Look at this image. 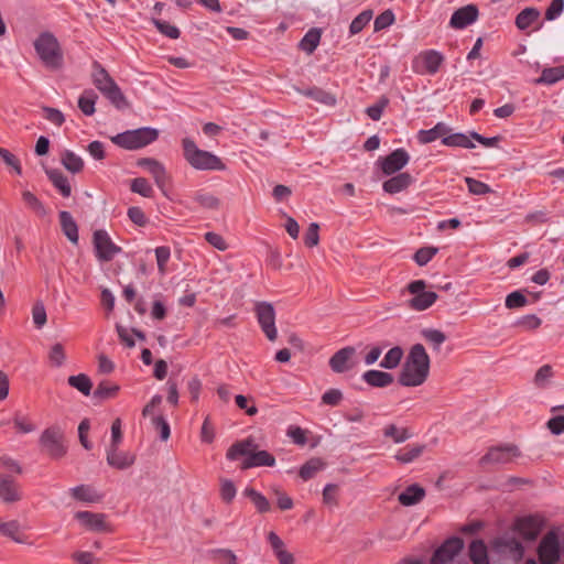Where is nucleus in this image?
I'll list each match as a JSON object with an SVG mask.
<instances>
[{
    "instance_id": "45",
    "label": "nucleus",
    "mask_w": 564,
    "mask_h": 564,
    "mask_svg": "<svg viewBox=\"0 0 564 564\" xmlns=\"http://www.w3.org/2000/svg\"><path fill=\"white\" fill-rule=\"evenodd\" d=\"M372 19V11L365 10L359 13L350 23L349 32L351 35L358 34Z\"/></svg>"
},
{
    "instance_id": "26",
    "label": "nucleus",
    "mask_w": 564,
    "mask_h": 564,
    "mask_svg": "<svg viewBox=\"0 0 564 564\" xmlns=\"http://www.w3.org/2000/svg\"><path fill=\"white\" fill-rule=\"evenodd\" d=\"M362 379L372 387L383 388L393 382V376L380 370H368L362 375Z\"/></svg>"
},
{
    "instance_id": "22",
    "label": "nucleus",
    "mask_w": 564,
    "mask_h": 564,
    "mask_svg": "<svg viewBox=\"0 0 564 564\" xmlns=\"http://www.w3.org/2000/svg\"><path fill=\"white\" fill-rule=\"evenodd\" d=\"M519 455L518 448L514 446H499L491 448L482 458L487 463L505 464Z\"/></svg>"
},
{
    "instance_id": "17",
    "label": "nucleus",
    "mask_w": 564,
    "mask_h": 564,
    "mask_svg": "<svg viewBox=\"0 0 564 564\" xmlns=\"http://www.w3.org/2000/svg\"><path fill=\"white\" fill-rule=\"evenodd\" d=\"M478 18V8L475 4H467L457 9L451 20L449 25L453 29H464L474 23Z\"/></svg>"
},
{
    "instance_id": "13",
    "label": "nucleus",
    "mask_w": 564,
    "mask_h": 564,
    "mask_svg": "<svg viewBox=\"0 0 564 564\" xmlns=\"http://www.w3.org/2000/svg\"><path fill=\"white\" fill-rule=\"evenodd\" d=\"M443 62V56L433 50L422 52L413 62L417 74H435Z\"/></svg>"
},
{
    "instance_id": "50",
    "label": "nucleus",
    "mask_w": 564,
    "mask_h": 564,
    "mask_svg": "<svg viewBox=\"0 0 564 564\" xmlns=\"http://www.w3.org/2000/svg\"><path fill=\"white\" fill-rule=\"evenodd\" d=\"M131 191L140 194L143 197H152V195H153L152 186L143 177H137L132 181Z\"/></svg>"
},
{
    "instance_id": "18",
    "label": "nucleus",
    "mask_w": 564,
    "mask_h": 564,
    "mask_svg": "<svg viewBox=\"0 0 564 564\" xmlns=\"http://www.w3.org/2000/svg\"><path fill=\"white\" fill-rule=\"evenodd\" d=\"M355 354L356 349L354 347H345L338 350L329 360V366L333 371L341 373L350 370L355 365Z\"/></svg>"
},
{
    "instance_id": "40",
    "label": "nucleus",
    "mask_w": 564,
    "mask_h": 564,
    "mask_svg": "<svg viewBox=\"0 0 564 564\" xmlns=\"http://www.w3.org/2000/svg\"><path fill=\"white\" fill-rule=\"evenodd\" d=\"M301 93L304 96H307V97H310L321 104L327 105V106H333L336 102V99L332 94H329L321 88H317V87H314V88H311L307 90H301Z\"/></svg>"
},
{
    "instance_id": "37",
    "label": "nucleus",
    "mask_w": 564,
    "mask_h": 564,
    "mask_svg": "<svg viewBox=\"0 0 564 564\" xmlns=\"http://www.w3.org/2000/svg\"><path fill=\"white\" fill-rule=\"evenodd\" d=\"M0 534L11 538L18 543L24 542L23 533L20 529V524L17 521H0Z\"/></svg>"
},
{
    "instance_id": "10",
    "label": "nucleus",
    "mask_w": 564,
    "mask_h": 564,
    "mask_svg": "<svg viewBox=\"0 0 564 564\" xmlns=\"http://www.w3.org/2000/svg\"><path fill=\"white\" fill-rule=\"evenodd\" d=\"M254 312L262 332L269 340L274 341L278 337V332L275 327V312L272 304L259 302L256 304Z\"/></svg>"
},
{
    "instance_id": "57",
    "label": "nucleus",
    "mask_w": 564,
    "mask_h": 564,
    "mask_svg": "<svg viewBox=\"0 0 564 564\" xmlns=\"http://www.w3.org/2000/svg\"><path fill=\"white\" fill-rule=\"evenodd\" d=\"M394 22V14L390 10H386L381 14H379L375 20V31L379 32L381 30L387 29Z\"/></svg>"
},
{
    "instance_id": "36",
    "label": "nucleus",
    "mask_w": 564,
    "mask_h": 564,
    "mask_svg": "<svg viewBox=\"0 0 564 564\" xmlns=\"http://www.w3.org/2000/svg\"><path fill=\"white\" fill-rule=\"evenodd\" d=\"M540 17V12L533 8L522 10L516 18V25L520 30H525L532 25Z\"/></svg>"
},
{
    "instance_id": "61",
    "label": "nucleus",
    "mask_w": 564,
    "mask_h": 564,
    "mask_svg": "<svg viewBox=\"0 0 564 564\" xmlns=\"http://www.w3.org/2000/svg\"><path fill=\"white\" fill-rule=\"evenodd\" d=\"M465 182L467 184L468 191L471 194L485 195L490 192V187L480 181L474 180L471 177H466Z\"/></svg>"
},
{
    "instance_id": "33",
    "label": "nucleus",
    "mask_w": 564,
    "mask_h": 564,
    "mask_svg": "<svg viewBox=\"0 0 564 564\" xmlns=\"http://www.w3.org/2000/svg\"><path fill=\"white\" fill-rule=\"evenodd\" d=\"M424 448H425L424 445H417V444L408 445V446L399 449L394 457L397 460H399L403 464H408V463L413 462L417 457H420L422 455V453L424 452Z\"/></svg>"
},
{
    "instance_id": "21",
    "label": "nucleus",
    "mask_w": 564,
    "mask_h": 564,
    "mask_svg": "<svg viewBox=\"0 0 564 564\" xmlns=\"http://www.w3.org/2000/svg\"><path fill=\"white\" fill-rule=\"evenodd\" d=\"M492 546L501 553L510 554L513 558H520L523 555L522 544L511 535L497 538Z\"/></svg>"
},
{
    "instance_id": "14",
    "label": "nucleus",
    "mask_w": 564,
    "mask_h": 564,
    "mask_svg": "<svg viewBox=\"0 0 564 564\" xmlns=\"http://www.w3.org/2000/svg\"><path fill=\"white\" fill-rule=\"evenodd\" d=\"M464 547L459 538L447 539L434 553L432 564H446L451 562Z\"/></svg>"
},
{
    "instance_id": "42",
    "label": "nucleus",
    "mask_w": 564,
    "mask_h": 564,
    "mask_svg": "<svg viewBox=\"0 0 564 564\" xmlns=\"http://www.w3.org/2000/svg\"><path fill=\"white\" fill-rule=\"evenodd\" d=\"M383 435L392 438L394 443H403L412 436L408 429L398 427L394 424L387 425Z\"/></svg>"
},
{
    "instance_id": "30",
    "label": "nucleus",
    "mask_w": 564,
    "mask_h": 564,
    "mask_svg": "<svg viewBox=\"0 0 564 564\" xmlns=\"http://www.w3.org/2000/svg\"><path fill=\"white\" fill-rule=\"evenodd\" d=\"M564 78V65L544 68L535 79L539 85H553Z\"/></svg>"
},
{
    "instance_id": "24",
    "label": "nucleus",
    "mask_w": 564,
    "mask_h": 564,
    "mask_svg": "<svg viewBox=\"0 0 564 564\" xmlns=\"http://www.w3.org/2000/svg\"><path fill=\"white\" fill-rule=\"evenodd\" d=\"M517 530L524 539L534 540L540 533L541 523L534 517H527L518 520Z\"/></svg>"
},
{
    "instance_id": "64",
    "label": "nucleus",
    "mask_w": 564,
    "mask_h": 564,
    "mask_svg": "<svg viewBox=\"0 0 564 564\" xmlns=\"http://www.w3.org/2000/svg\"><path fill=\"white\" fill-rule=\"evenodd\" d=\"M72 557L78 564H100V561L93 553L86 551L75 552Z\"/></svg>"
},
{
    "instance_id": "9",
    "label": "nucleus",
    "mask_w": 564,
    "mask_h": 564,
    "mask_svg": "<svg viewBox=\"0 0 564 564\" xmlns=\"http://www.w3.org/2000/svg\"><path fill=\"white\" fill-rule=\"evenodd\" d=\"M425 288L426 283L423 280H416L409 284L408 290L413 295L410 300V306L413 310L424 311L435 303L437 294L426 291Z\"/></svg>"
},
{
    "instance_id": "2",
    "label": "nucleus",
    "mask_w": 564,
    "mask_h": 564,
    "mask_svg": "<svg viewBox=\"0 0 564 564\" xmlns=\"http://www.w3.org/2000/svg\"><path fill=\"white\" fill-rule=\"evenodd\" d=\"M430 371V357L421 344H415L403 365L399 381L405 387L422 384Z\"/></svg>"
},
{
    "instance_id": "41",
    "label": "nucleus",
    "mask_w": 564,
    "mask_h": 564,
    "mask_svg": "<svg viewBox=\"0 0 564 564\" xmlns=\"http://www.w3.org/2000/svg\"><path fill=\"white\" fill-rule=\"evenodd\" d=\"M267 542L270 545L275 558L290 553L284 541L274 531H269L267 533Z\"/></svg>"
},
{
    "instance_id": "60",
    "label": "nucleus",
    "mask_w": 564,
    "mask_h": 564,
    "mask_svg": "<svg viewBox=\"0 0 564 564\" xmlns=\"http://www.w3.org/2000/svg\"><path fill=\"white\" fill-rule=\"evenodd\" d=\"M0 158L8 166H11L17 174L22 173L19 159L14 154L9 152L7 149L0 148Z\"/></svg>"
},
{
    "instance_id": "38",
    "label": "nucleus",
    "mask_w": 564,
    "mask_h": 564,
    "mask_svg": "<svg viewBox=\"0 0 564 564\" xmlns=\"http://www.w3.org/2000/svg\"><path fill=\"white\" fill-rule=\"evenodd\" d=\"M62 164L72 173H78L84 167L83 159L68 150L62 154Z\"/></svg>"
},
{
    "instance_id": "63",
    "label": "nucleus",
    "mask_w": 564,
    "mask_h": 564,
    "mask_svg": "<svg viewBox=\"0 0 564 564\" xmlns=\"http://www.w3.org/2000/svg\"><path fill=\"white\" fill-rule=\"evenodd\" d=\"M528 303V300L527 297L520 293L519 291H514L512 293H510L507 297H506V306L508 308H518V307H522L524 306L525 304Z\"/></svg>"
},
{
    "instance_id": "47",
    "label": "nucleus",
    "mask_w": 564,
    "mask_h": 564,
    "mask_svg": "<svg viewBox=\"0 0 564 564\" xmlns=\"http://www.w3.org/2000/svg\"><path fill=\"white\" fill-rule=\"evenodd\" d=\"M319 40H321L319 32L317 30H311L302 39L300 46L303 51L311 54L317 47Z\"/></svg>"
},
{
    "instance_id": "16",
    "label": "nucleus",
    "mask_w": 564,
    "mask_h": 564,
    "mask_svg": "<svg viewBox=\"0 0 564 564\" xmlns=\"http://www.w3.org/2000/svg\"><path fill=\"white\" fill-rule=\"evenodd\" d=\"M138 166L144 169L153 176L158 187H160L162 191L165 189L166 185L169 184V175L162 163L154 159L147 158L139 160Z\"/></svg>"
},
{
    "instance_id": "11",
    "label": "nucleus",
    "mask_w": 564,
    "mask_h": 564,
    "mask_svg": "<svg viewBox=\"0 0 564 564\" xmlns=\"http://www.w3.org/2000/svg\"><path fill=\"white\" fill-rule=\"evenodd\" d=\"M539 558L542 564H555L560 558V543L554 532H549L540 542Z\"/></svg>"
},
{
    "instance_id": "19",
    "label": "nucleus",
    "mask_w": 564,
    "mask_h": 564,
    "mask_svg": "<svg viewBox=\"0 0 564 564\" xmlns=\"http://www.w3.org/2000/svg\"><path fill=\"white\" fill-rule=\"evenodd\" d=\"M409 160L410 155L404 149H397L383 159L381 169L384 174L390 175L403 169L409 163Z\"/></svg>"
},
{
    "instance_id": "3",
    "label": "nucleus",
    "mask_w": 564,
    "mask_h": 564,
    "mask_svg": "<svg viewBox=\"0 0 564 564\" xmlns=\"http://www.w3.org/2000/svg\"><path fill=\"white\" fill-rule=\"evenodd\" d=\"M182 147L184 158L192 167L203 171L225 170V164L217 155L212 152L200 150L192 139H183Z\"/></svg>"
},
{
    "instance_id": "6",
    "label": "nucleus",
    "mask_w": 564,
    "mask_h": 564,
    "mask_svg": "<svg viewBox=\"0 0 564 564\" xmlns=\"http://www.w3.org/2000/svg\"><path fill=\"white\" fill-rule=\"evenodd\" d=\"M158 138V131L151 128H140L137 130L126 131L115 135L111 140L115 144L128 149L135 150L143 148Z\"/></svg>"
},
{
    "instance_id": "7",
    "label": "nucleus",
    "mask_w": 564,
    "mask_h": 564,
    "mask_svg": "<svg viewBox=\"0 0 564 564\" xmlns=\"http://www.w3.org/2000/svg\"><path fill=\"white\" fill-rule=\"evenodd\" d=\"M74 519L79 523V525L94 533H111L113 532V527L108 520V516L100 512H91V511H77L74 514Z\"/></svg>"
},
{
    "instance_id": "48",
    "label": "nucleus",
    "mask_w": 564,
    "mask_h": 564,
    "mask_svg": "<svg viewBox=\"0 0 564 564\" xmlns=\"http://www.w3.org/2000/svg\"><path fill=\"white\" fill-rule=\"evenodd\" d=\"M245 495L251 499L252 503L256 506L259 512H267L270 510V503L268 499L260 492L252 488H247L245 490Z\"/></svg>"
},
{
    "instance_id": "27",
    "label": "nucleus",
    "mask_w": 564,
    "mask_h": 564,
    "mask_svg": "<svg viewBox=\"0 0 564 564\" xmlns=\"http://www.w3.org/2000/svg\"><path fill=\"white\" fill-rule=\"evenodd\" d=\"M448 132L449 128L445 123L438 122L432 129L420 130L417 133V138L421 143H431L437 140L438 138L447 137Z\"/></svg>"
},
{
    "instance_id": "46",
    "label": "nucleus",
    "mask_w": 564,
    "mask_h": 564,
    "mask_svg": "<svg viewBox=\"0 0 564 564\" xmlns=\"http://www.w3.org/2000/svg\"><path fill=\"white\" fill-rule=\"evenodd\" d=\"M22 199L24 204L32 209L39 216H45L46 209L44 205L37 199V197L30 191L22 192Z\"/></svg>"
},
{
    "instance_id": "53",
    "label": "nucleus",
    "mask_w": 564,
    "mask_h": 564,
    "mask_svg": "<svg viewBox=\"0 0 564 564\" xmlns=\"http://www.w3.org/2000/svg\"><path fill=\"white\" fill-rule=\"evenodd\" d=\"M553 377V370L550 365H544L536 371L534 376V384L544 388L549 380Z\"/></svg>"
},
{
    "instance_id": "54",
    "label": "nucleus",
    "mask_w": 564,
    "mask_h": 564,
    "mask_svg": "<svg viewBox=\"0 0 564 564\" xmlns=\"http://www.w3.org/2000/svg\"><path fill=\"white\" fill-rule=\"evenodd\" d=\"M65 351L62 344H55L52 346L48 352V359L52 366L59 367L65 361Z\"/></svg>"
},
{
    "instance_id": "8",
    "label": "nucleus",
    "mask_w": 564,
    "mask_h": 564,
    "mask_svg": "<svg viewBox=\"0 0 564 564\" xmlns=\"http://www.w3.org/2000/svg\"><path fill=\"white\" fill-rule=\"evenodd\" d=\"M41 445L52 458H61L66 454L63 431L57 426L46 429L41 435Z\"/></svg>"
},
{
    "instance_id": "31",
    "label": "nucleus",
    "mask_w": 564,
    "mask_h": 564,
    "mask_svg": "<svg viewBox=\"0 0 564 564\" xmlns=\"http://www.w3.org/2000/svg\"><path fill=\"white\" fill-rule=\"evenodd\" d=\"M425 495L422 487L412 485L399 495V501L403 506H412L420 502Z\"/></svg>"
},
{
    "instance_id": "49",
    "label": "nucleus",
    "mask_w": 564,
    "mask_h": 564,
    "mask_svg": "<svg viewBox=\"0 0 564 564\" xmlns=\"http://www.w3.org/2000/svg\"><path fill=\"white\" fill-rule=\"evenodd\" d=\"M194 199L200 206L208 209H217L219 206V199L217 197L203 191L197 192Z\"/></svg>"
},
{
    "instance_id": "44",
    "label": "nucleus",
    "mask_w": 564,
    "mask_h": 564,
    "mask_svg": "<svg viewBox=\"0 0 564 564\" xmlns=\"http://www.w3.org/2000/svg\"><path fill=\"white\" fill-rule=\"evenodd\" d=\"M402 356V349L400 347H393L384 355L380 366L386 369H393L400 364Z\"/></svg>"
},
{
    "instance_id": "1",
    "label": "nucleus",
    "mask_w": 564,
    "mask_h": 564,
    "mask_svg": "<svg viewBox=\"0 0 564 564\" xmlns=\"http://www.w3.org/2000/svg\"><path fill=\"white\" fill-rule=\"evenodd\" d=\"M227 458L237 460L242 458L240 468L249 469L254 467L275 465V458L267 451L259 449V445L252 437L234 443L227 451Z\"/></svg>"
},
{
    "instance_id": "34",
    "label": "nucleus",
    "mask_w": 564,
    "mask_h": 564,
    "mask_svg": "<svg viewBox=\"0 0 564 564\" xmlns=\"http://www.w3.org/2000/svg\"><path fill=\"white\" fill-rule=\"evenodd\" d=\"M325 462L314 457L307 460L300 469V476L303 480L313 478L318 471L325 468Z\"/></svg>"
},
{
    "instance_id": "25",
    "label": "nucleus",
    "mask_w": 564,
    "mask_h": 564,
    "mask_svg": "<svg viewBox=\"0 0 564 564\" xmlns=\"http://www.w3.org/2000/svg\"><path fill=\"white\" fill-rule=\"evenodd\" d=\"M412 181L413 178L409 173H400L386 181L382 187L389 194H397L409 187Z\"/></svg>"
},
{
    "instance_id": "29",
    "label": "nucleus",
    "mask_w": 564,
    "mask_h": 564,
    "mask_svg": "<svg viewBox=\"0 0 564 564\" xmlns=\"http://www.w3.org/2000/svg\"><path fill=\"white\" fill-rule=\"evenodd\" d=\"M59 223H61L63 232L69 239V241H72L73 243H77L78 229H77V225L74 221L72 215L68 212H61L59 213Z\"/></svg>"
},
{
    "instance_id": "62",
    "label": "nucleus",
    "mask_w": 564,
    "mask_h": 564,
    "mask_svg": "<svg viewBox=\"0 0 564 564\" xmlns=\"http://www.w3.org/2000/svg\"><path fill=\"white\" fill-rule=\"evenodd\" d=\"M286 434L289 437L292 438V441L297 444V445H305L306 444V441H307V437H306V434L307 432L303 429H301L300 426H294V425H291L289 426L288 431H286Z\"/></svg>"
},
{
    "instance_id": "52",
    "label": "nucleus",
    "mask_w": 564,
    "mask_h": 564,
    "mask_svg": "<svg viewBox=\"0 0 564 564\" xmlns=\"http://www.w3.org/2000/svg\"><path fill=\"white\" fill-rule=\"evenodd\" d=\"M171 257V250L166 246H161L155 249V258L158 263V269L161 274L166 273V263L169 262Z\"/></svg>"
},
{
    "instance_id": "28",
    "label": "nucleus",
    "mask_w": 564,
    "mask_h": 564,
    "mask_svg": "<svg viewBox=\"0 0 564 564\" xmlns=\"http://www.w3.org/2000/svg\"><path fill=\"white\" fill-rule=\"evenodd\" d=\"M468 553L474 564H489L487 546L482 540H474L469 545Z\"/></svg>"
},
{
    "instance_id": "20",
    "label": "nucleus",
    "mask_w": 564,
    "mask_h": 564,
    "mask_svg": "<svg viewBox=\"0 0 564 564\" xmlns=\"http://www.w3.org/2000/svg\"><path fill=\"white\" fill-rule=\"evenodd\" d=\"M69 496L83 503L94 505L102 500V495L91 485H79L68 490Z\"/></svg>"
},
{
    "instance_id": "55",
    "label": "nucleus",
    "mask_w": 564,
    "mask_h": 564,
    "mask_svg": "<svg viewBox=\"0 0 564 564\" xmlns=\"http://www.w3.org/2000/svg\"><path fill=\"white\" fill-rule=\"evenodd\" d=\"M437 249L434 247H425L419 249L414 254V260L419 265H425L436 254Z\"/></svg>"
},
{
    "instance_id": "43",
    "label": "nucleus",
    "mask_w": 564,
    "mask_h": 564,
    "mask_svg": "<svg viewBox=\"0 0 564 564\" xmlns=\"http://www.w3.org/2000/svg\"><path fill=\"white\" fill-rule=\"evenodd\" d=\"M68 384L72 386L73 388L77 389L85 395L90 394V390L93 387L90 379L84 373H80L77 376H70L68 378Z\"/></svg>"
},
{
    "instance_id": "58",
    "label": "nucleus",
    "mask_w": 564,
    "mask_h": 564,
    "mask_svg": "<svg viewBox=\"0 0 564 564\" xmlns=\"http://www.w3.org/2000/svg\"><path fill=\"white\" fill-rule=\"evenodd\" d=\"M424 338L434 346L435 349H438L440 346L446 340V336L444 333L437 329H425L423 330Z\"/></svg>"
},
{
    "instance_id": "51",
    "label": "nucleus",
    "mask_w": 564,
    "mask_h": 564,
    "mask_svg": "<svg viewBox=\"0 0 564 564\" xmlns=\"http://www.w3.org/2000/svg\"><path fill=\"white\" fill-rule=\"evenodd\" d=\"M152 22L155 25V28L160 31V33L164 34L165 36L170 39L180 37V30L176 26L170 24L169 22L159 19H153Z\"/></svg>"
},
{
    "instance_id": "23",
    "label": "nucleus",
    "mask_w": 564,
    "mask_h": 564,
    "mask_svg": "<svg viewBox=\"0 0 564 564\" xmlns=\"http://www.w3.org/2000/svg\"><path fill=\"white\" fill-rule=\"evenodd\" d=\"M0 499L4 502H15L21 499L18 484L4 475H0Z\"/></svg>"
},
{
    "instance_id": "56",
    "label": "nucleus",
    "mask_w": 564,
    "mask_h": 564,
    "mask_svg": "<svg viewBox=\"0 0 564 564\" xmlns=\"http://www.w3.org/2000/svg\"><path fill=\"white\" fill-rule=\"evenodd\" d=\"M237 489L232 481L228 479H221L220 481V497L221 499L229 503L236 497Z\"/></svg>"
},
{
    "instance_id": "4",
    "label": "nucleus",
    "mask_w": 564,
    "mask_h": 564,
    "mask_svg": "<svg viewBox=\"0 0 564 564\" xmlns=\"http://www.w3.org/2000/svg\"><path fill=\"white\" fill-rule=\"evenodd\" d=\"M34 48L42 63L50 69H58L63 65V53L57 39L48 32L39 35Z\"/></svg>"
},
{
    "instance_id": "59",
    "label": "nucleus",
    "mask_w": 564,
    "mask_h": 564,
    "mask_svg": "<svg viewBox=\"0 0 564 564\" xmlns=\"http://www.w3.org/2000/svg\"><path fill=\"white\" fill-rule=\"evenodd\" d=\"M119 387L117 384H112L108 381H102L98 384L95 395L100 398H111L115 397L118 392Z\"/></svg>"
},
{
    "instance_id": "35",
    "label": "nucleus",
    "mask_w": 564,
    "mask_h": 564,
    "mask_svg": "<svg viewBox=\"0 0 564 564\" xmlns=\"http://www.w3.org/2000/svg\"><path fill=\"white\" fill-rule=\"evenodd\" d=\"M471 137L464 133L449 134L442 139V143L446 147H460L465 149H473L475 144Z\"/></svg>"
},
{
    "instance_id": "12",
    "label": "nucleus",
    "mask_w": 564,
    "mask_h": 564,
    "mask_svg": "<svg viewBox=\"0 0 564 564\" xmlns=\"http://www.w3.org/2000/svg\"><path fill=\"white\" fill-rule=\"evenodd\" d=\"M94 246L96 254L101 261H110L121 251V248L115 245L105 230H97L94 234Z\"/></svg>"
},
{
    "instance_id": "39",
    "label": "nucleus",
    "mask_w": 564,
    "mask_h": 564,
    "mask_svg": "<svg viewBox=\"0 0 564 564\" xmlns=\"http://www.w3.org/2000/svg\"><path fill=\"white\" fill-rule=\"evenodd\" d=\"M96 99L97 95L93 90H85L80 95L78 99V107L84 115L91 116L95 113Z\"/></svg>"
},
{
    "instance_id": "15",
    "label": "nucleus",
    "mask_w": 564,
    "mask_h": 564,
    "mask_svg": "<svg viewBox=\"0 0 564 564\" xmlns=\"http://www.w3.org/2000/svg\"><path fill=\"white\" fill-rule=\"evenodd\" d=\"M106 459L108 465L113 468L127 469L134 464L135 455L130 452L120 451L119 446H107Z\"/></svg>"
},
{
    "instance_id": "32",
    "label": "nucleus",
    "mask_w": 564,
    "mask_h": 564,
    "mask_svg": "<svg viewBox=\"0 0 564 564\" xmlns=\"http://www.w3.org/2000/svg\"><path fill=\"white\" fill-rule=\"evenodd\" d=\"M46 174L52 184L61 192L64 197H68L72 193V187L67 177L58 170L46 171Z\"/></svg>"
},
{
    "instance_id": "5",
    "label": "nucleus",
    "mask_w": 564,
    "mask_h": 564,
    "mask_svg": "<svg viewBox=\"0 0 564 564\" xmlns=\"http://www.w3.org/2000/svg\"><path fill=\"white\" fill-rule=\"evenodd\" d=\"M93 83L116 107L124 104V97L107 70L98 63L93 65Z\"/></svg>"
}]
</instances>
